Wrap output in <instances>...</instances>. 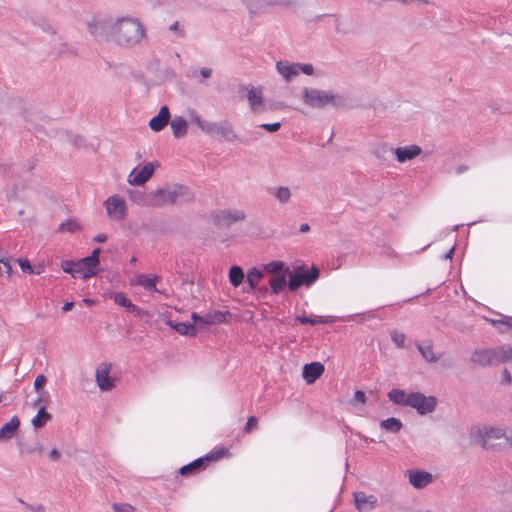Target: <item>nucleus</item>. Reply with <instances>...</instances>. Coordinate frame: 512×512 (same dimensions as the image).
I'll return each instance as SVG.
<instances>
[{
  "label": "nucleus",
  "instance_id": "13d9d810",
  "mask_svg": "<svg viewBox=\"0 0 512 512\" xmlns=\"http://www.w3.org/2000/svg\"><path fill=\"white\" fill-rule=\"evenodd\" d=\"M366 402V396H365V393L361 390H357L355 393H354V397H353V403H361V404H364Z\"/></svg>",
  "mask_w": 512,
  "mask_h": 512
},
{
  "label": "nucleus",
  "instance_id": "c756f323",
  "mask_svg": "<svg viewBox=\"0 0 512 512\" xmlns=\"http://www.w3.org/2000/svg\"><path fill=\"white\" fill-rule=\"evenodd\" d=\"M388 398L395 404L407 406L408 395L404 390L394 388L388 392Z\"/></svg>",
  "mask_w": 512,
  "mask_h": 512
},
{
  "label": "nucleus",
  "instance_id": "79ce46f5",
  "mask_svg": "<svg viewBox=\"0 0 512 512\" xmlns=\"http://www.w3.org/2000/svg\"><path fill=\"white\" fill-rule=\"evenodd\" d=\"M79 229V224L74 220H67L66 222H63L59 226L60 231H67V232H75Z\"/></svg>",
  "mask_w": 512,
  "mask_h": 512
},
{
  "label": "nucleus",
  "instance_id": "338daca9",
  "mask_svg": "<svg viewBox=\"0 0 512 512\" xmlns=\"http://www.w3.org/2000/svg\"><path fill=\"white\" fill-rule=\"evenodd\" d=\"M191 318L195 324H203V316H199L197 313H192Z\"/></svg>",
  "mask_w": 512,
  "mask_h": 512
},
{
  "label": "nucleus",
  "instance_id": "a19ab883",
  "mask_svg": "<svg viewBox=\"0 0 512 512\" xmlns=\"http://www.w3.org/2000/svg\"><path fill=\"white\" fill-rule=\"evenodd\" d=\"M390 336H391V340L392 342L398 347V348H403L405 346V339H406V336L404 333L402 332H399L397 330H393L391 333H390Z\"/></svg>",
  "mask_w": 512,
  "mask_h": 512
},
{
  "label": "nucleus",
  "instance_id": "ddd939ff",
  "mask_svg": "<svg viewBox=\"0 0 512 512\" xmlns=\"http://www.w3.org/2000/svg\"><path fill=\"white\" fill-rule=\"evenodd\" d=\"M396 156V160L399 163H405L406 161L412 160L422 153L420 146L411 144L403 147H397L391 149Z\"/></svg>",
  "mask_w": 512,
  "mask_h": 512
},
{
  "label": "nucleus",
  "instance_id": "6ab92c4d",
  "mask_svg": "<svg viewBox=\"0 0 512 512\" xmlns=\"http://www.w3.org/2000/svg\"><path fill=\"white\" fill-rule=\"evenodd\" d=\"M247 90V99L251 110L253 112H260L263 110V93L260 88L244 87Z\"/></svg>",
  "mask_w": 512,
  "mask_h": 512
},
{
  "label": "nucleus",
  "instance_id": "f704fd0d",
  "mask_svg": "<svg viewBox=\"0 0 512 512\" xmlns=\"http://www.w3.org/2000/svg\"><path fill=\"white\" fill-rule=\"evenodd\" d=\"M498 364L512 361V347L499 346L496 347Z\"/></svg>",
  "mask_w": 512,
  "mask_h": 512
},
{
  "label": "nucleus",
  "instance_id": "dca6fc26",
  "mask_svg": "<svg viewBox=\"0 0 512 512\" xmlns=\"http://www.w3.org/2000/svg\"><path fill=\"white\" fill-rule=\"evenodd\" d=\"M212 459H215L213 454H211L210 456H206V457H200V458L192 461L191 463L182 466L179 470V473L182 476H190V475L197 474L200 471L204 470L207 462H209Z\"/></svg>",
  "mask_w": 512,
  "mask_h": 512
},
{
  "label": "nucleus",
  "instance_id": "412c9836",
  "mask_svg": "<svg viewBox=\"0 0 512 512\" xmlns=\"http://www.w3.org/2000/svg\"><path fill=\"white\" fill-rule=\"evenodd\" d=\"M297 63H289L278 61L276 63L277 72L287 81H291L293 77L298 75Z\"/></svg>",
  "mask_w": 512,
  "mask_h": 512
},
{
  "label": "nucleus",
  "instance_id": "c9c22d12",
  "mask_svg": "<svg viewBox=\"0 0 512 512\" xmlns=\"http://www.w3.org/2000/svg\"><path fill=\"white\" fill-rule=\"evenodd\" d=\"M492 324L498 328L500 333H506L508 330L512 329V318L508 316H503L501 319L491 320Z\"/></svg>",
  "mask_w": 512,
  "mask_h": 512
},
{
  "label": "nucleus",
  "instance_id": "a18cd8bd",
  "mask_svg": "<svg viewBox=\"0 0 512 512\" xmlns=\"http://www.w3.org/2000/svg\"><path fill=\"white\" fill-rule=\"evenodd\" d=\"M18 501L26 508L28 509L29 511H32V512H47L46 508L44 505L42 504H37V505H30L28 503H26L24 500L22 499H18Z\"/></svg>",
  "mask_w": 512,
  "mask_h": 512
},
{
  "label": "nucleus",
  "instance_id": "cd10ccee",
  "mask_svg": "<svg viewBox=\"0 0 512 512\" xmlns=\"http://www.w3.org/2000/svg\"><path fill=\"white\" fill-rule=\"evenodd\" d=\"M380 427L387 432L398 433L402 429L403 424L398 418L390 417L382 420L380 422Z\"/></svg>",
  "mask_w": 512,
  "mask_h": 512
},
{
  "label": "nucleus",
  "instance_id": "393cba45",
  "mask_svg": "<svg viewBox=\"0 0 512 512\" xmlns=\"http://www.w3.org/2000/svg\"><path fill=\"white\" fill-rule=\"evenodd\" d=\"M228 311H213L203 316L204 325L220 324L227 321Z\"/></svg>",
  "mask_w": 512,
  "mask_h": 512
},
{
  "label": "nucleus",
  "instance_id": "4be33fe9",
  "mask_svg": "<svg viewBox=\"0 0 512 512\" xmlns=\"http://www.w3.org/2000/svg\"><path fill=\"white\" fill-rule=\"evenodd\" d=\"M216 134L220 135L223 140L228 142L238 140V136L235 133L232 124L228 120L219 122Z\"/></svg>",
  "mask_w": 512,
  "mask_h": 512
},
{
  "label": "nucleus",
  "instance_id": "69168bd1",
  "mask_svg": "<svg viewBox=\"0 0 512 512\" xmlns=\"http://www.w3.org/2000/svg\"><path fill=\"white\" fill-rule=\"evenodd\" d=\"M106 240H107V236L104 233L97 234L93 238V241L98 242V243H104Z\"/></svg>",
  "mask_w": 512,
  "mask_h": 512
},
{
  "label": "nucleus",
  "instance_id": "2f4dec72",
  "mask_svg": "<svg viewBox=\"0 0 512 512\" xmlns=\"http://www.w3.org/2000/svg\"><path fill=\"white\" fill-rule=\"evenodd\" d=\"M156 279V276L148 277L146 275L141 274L137 276V283L147 291L159 292V290L156 288Z\"/></svg>",
  "mask_w": 512,
  "mask_h": 512
},
{
  "label": "nucleus",
  "instance_id": "6e6d98bb",
  "mask_svg": "<svg viewBox=\"0 0 512 512\" xmlns=\"http://www.w3.org/2000/svg\"><path fill=\"white\" fill-rule=\"evenodd\" d=\"M317 324H330L337 321L336 316H316Z\"/></svg>",
  "mask_w": 512,
  "mask_h": 512
},
{
  "label": "nucleus",
  "instance_id": "f03ea898",
  "mask_svg": "<svg viewBox=\"0 0 512 512\" xmlns=\"http://www.w3.org/2000/svg\"><path fill=\"white\" fill-rule=\"evenodd\" d=\"M194 199L195 194L188 186L172 184L151 191L149 193L148 206L162 207L164 205H180L191 203Z\"/></svg>",
  "mask_w": 512,
  "mask_h": 512
},
{
  "label": "nucleus",
  "instance_id": "f3484780",
  "mask_svg": "<svg viewBox=\"0 0 512 512\" xmlns=\"http://www.w3.org/2000/svg\"><path fill=\"white\" fill-rule=\"evenodd\" d=\"M324 365L320 362L305 364L302 376L307 384L314 383L324 372Z\"/></svg>",
  "mask_w": 512,
  "mask_h": 512
},
{
  "label": "nucleus",
  "instance_id": "0eeeda50",
  "mask_svg": "<svg viewBox=\"0 0 512 512\" xmlns=\"http://www.w3.org/2000/svg\"><path fill=\"white\" fill-rule=\"evenodd\" d=\"M246 214L243 210H218L213 214V219L216 225L220 227H229L237 221H243Z\"/></svg>",
  "mask_w": 512,
  "mask_h": 512
},
{
  "label": "nucleus",
  "instance_id": "0e129e2a",
  "mask_svg": "<svg viewBox=\"0 0 512 512\" xmlns=\"http://www.w3.org/2000/svg\"><path fill=\"white\" fill-rule=\"evenodd\" d=\"M49 456L51 460L58 461L60 459V452L56 448H53L50 451Z\"/></svg>",
  "mask_w": 512,
  "mask_h": 512
},
{
  "label": "nucleus",
  "instance_id": "7ed1b4c3",
  "mask_svg": "<svg viewBox=\"0 0 512 512\" xmlns=\"http://www.w3.org/2000/svg\"><path fill=\"white\" fill-rule=\"evenodd\" d=\"M302 99L307 106L316 109H323L327 106L342 108L347 104L344 96L317 88L304 87L302 89Z\"/></svg>",
  "mask_w": 512,
  "mask_h": 512
},
{
  "label": "nucleus",
  "instance_id": "ea45409f",
  "mask_svg": "<svg viewBox=\"0 0 512 512\" xmlns=\"http://www.w3.org/2000/svg\"><path fill=\"white\" fill-rule=\"evenodd\" d=\"M285 267V264L283 261H271L264 265V269L269 273H279L281 272Z\"/></svg>",
  "mask_w": 512,
  "mask_h": 512
},
{
  "label": "nucleus",
  "instance_id": "864d4df0",
  "mask_svg": "<svg viewBox=\"0 0 512 512\" xmlns=\"http://www.w3.org/2000/svg\"><path fill=\"white\" fill-rule=\"evenodd\" d=\"M295 319H296V321L300 322L301 324H310V325L317 324L316 317L311 318V317H308L305 315H297Z\"/></svg>",
  "mask_w": 512,
  "mask_h": 512
},
{
  "label": "nucleus",
  "instance_id": "5701e85b",
  "mask_svg": "<svg viewBox=\"0 0 512 512\" xmlns=\"http://www.w3.org/2000/svg\"><path fill=\"white\" fill-rule=\"evenodd\" d=\"M167 324L173 328L176 332H178L180 335L185 336H195L197 333V329L194 323L189 322H179L174 323L173 321L169 320Z\"/></svg>",
  "mask_w": 512,
  "mask_h": 512
},
{
  "label": "nucleus",
  "instance_id": "c03bdc74",
  "mask_svg": "<svg viewBox=\"0 0 512 512\" xmlns=\"http://www.w3.org/2000/svg\"><path fill=\"white\" fill-rule=\"evenodd\" d=\"M75 262L72 260H66L62 262V269L65 273L71 274L72 277L76 278V267L74 266Z\"/></svg>",
  "mask_w": 512,
  "mask_h": 512
},
{
  "label": "nucleus",
  "instance_id": "a211bd4d",
  "mask_svg": "<svg viewBox=\"0 0 512 512\" xmlns=\"http://www.w3.org/2000/svg\"><path fill=\"white\" fill-rule=\"evenodd\" d=\"M170 120V112L167 106H162L156 116L149 121V127L155 132L163 130Z\"/></svg>",
  "mask_w": 512,
  "mask_h": 512
},
{
  "label": "nucleus",
  "instance_id": "603ef678",
  "mask_svg": "<svg viewBox=\"0 0 512 512\" xmlns=\"http://www.w3.org/2000/svg\"><path fill=\"white\" fill-rule=\"evenodd\" d=\"M189 115H190V120L201 129L205 120H203L198 115V113L196 111H194V110L190 111Z\"/></svg>",
  "mask_w": 512,
  "mask_h": 512
},
{
  "label": "nucleus",
  "instance_id": "9d476101",
  "mask_svg": "<svg viewBox=\"0 0 512 512\" xmlns=\"http://www.w3.org/2000/svg\"><path fill=\"white\" fill-rule=\"evenodd\" d=\"M105 208L109 217L122 220L126 215V204L123 198L113 195L105 201Z\"/></svg>",
  "mask_w": 512,
  "mask_h": 512
},
{
  "label": "nucleus",
  "instance_id": "bf43d9fd",
  "mask_svg": "<svg viewBox=\"0 0 512 512\" xmlns=\"http://www.w3.org/2000/svg\"><path fill=\"white\" fill-rule=\"evenodd\" d=\"M101 250L100 248H95L91 255L87 256L89 258V260L95 264V266H99V254H100Z\"/></svg>",
  "mask_w": 512,
  "mask_h": 512
},
{
  "label": "nucleus",
  "instance_id": "58836bf2",
  "mask_svg": "<svg viewBox=\"0 0 512 512\" xmlns=\"http://www.w3.org/2000/svg\"><path fill=\"white\" fill-rule=\"evenodd\" d=\"M17 262H18L19 266L21 267V270L24 273L36 274V275L41 274V271H35V268L31 265V263L28 259L19 258V259H17Z\"/></svg>",
  "mask_w": 512,
  "mask_h": 512
},
{
  "label": "nucleus",
  "instance_id": "3c124183",
  "mask_svg": "<svg viewBox=\"0 0 512 512\" xmlns=\"http://www.w3.org/2000/svg\"><path fill=\"white\" fill-rule=\"evenodd\" d=\"M11 270L12 268L9 261L6 259H0V274L10 276Z\"/></svg>",
  "mask_w": 512,
  "mask_h": 512
},
{
  "label": "nucleus",
  "instance_id": "680f3d73",
  "mask_svg": "<svg viewBox=\"0 0 512 512\" xmlns=\"http://www.w3.org/2000/svg\"><path fill=\"white\" fill-rule=\"evenodd\" d=\"M502 381L508 385L511 384L512 382L511 375L507 369H504L502 371Z\"/></svg>",
  "mask_w": 512,
  "mask_h": 512
},
{
  "label": "nucleus",
  "instance_id": "2eb2a0df",
  "mask_svg": "<svg viewBox=\"0 0 512 512\" xmlns=\"http://www.w3.org/2000/svg\"><path fill=\"white\" fill-rule=\"evenodd\" d=\"M75 262L76 270V278L81 277L83 279H88L95 276L98 272V267L93 264L88 257H84Z\"/></svg>",
  "mask_w": 512,
  "mask_h": 512
},
{
  "label": "nucleus",
  "instance_id": "052dcab7",
  "mask_svg": "<svg viewBox=\"0 0 512 512\" xmlns=\"http://www.w3.org/2000/svg\"><path fill=\"white\" fill-rule=\"evenodd\" d=\"M46 397H48V392L47 391H42L39 394L38 398L34 401L33 406L34 407H39V408H40V406H45L44 402H45V398Z\"/></svg>",
  "mask_w": 512,
  "mask_h": 512
},
{
  "label": "nucleus",
  "instance_id": "39448f33",
  "mask_svg": "<svg viewBox=\"0 0 512 512\" xmlns=\"http://www.w3.org/2000/svg\"><path fill=\"white\" fill-rule=\"evenodd\" d=\"M436 405L437 400L434 396H425L420 392L408 394L407 406L416 409L420 415L432 413Z\"/></svg>",
  "mask_w": 512,
  "mask_h": 512
},
{
  "label": "nucleus",
  "instance_id": "f257e3e1",
  "mask_svg": "<svg viewBox=\"0 0 512 512\" xmlns=\"http://www.w3.org/2000/svg\"><path fill=\"white\" fill-rule=\"evenodd\" d=\"M91 35L97 39L115 41L121 46H134L145 35L143 25L136 18H121L115 22L92 21L88 23Z\"/></svg>",
  "mask_w": 512,
  "mask_h": 512
},
{
  "label": "nucleus",
  "instance_id": "e2e57ef3",
  "mask_svg": "<svg viewBox=\"0 0 512 512\" xmlns=\"http://www.w3.org/2000/svg\"><path fill=\"white\" fill-rule=\"evenodd\" d=\"M200 75L203 78H209L212 75V69L211 68H207V67H203V68L200 69Z\"/></svg>",
  "mask_w": 512,
  "mask_h": 512
},
{
  "label": "nucleus",
  "instance_id": "9b49d317",
  "mask_svg": "<svg viewBox=\"0 0 512 512\" xmlns=\"http://www.w3.org/2000/svg\"><path fill=\"white\" fill-rule=\"evenodd\" d=\"M154 168L155 165L152 162H148L140 170L134 168L128 175L127 182L137 186L145 184L152 177Z\"/></svg>",
  "mask_w": 512,
  "mask_h": 512
},
{
  "label": "nucleus",
  "instance_id": "b1692460",
  "mask_svg": "<svg viewBox=\"0 0 512 512\" xmlns=\"http://www.w3.org/2000/svg\"><path fill=\"white\" fill-rule=\"evenodd\" d=\"M170 126L172 129V133L174 137L180 138L187 133V122L186 120L181 116H176L172 119L170 122Z\"/></svg>",
  "mask_w": 512,
  "mask_h": 512
},
{
  "label": "nucleus",
  "instance_id": "09e8293b",
  "mask_svg": "<svg viewBox=\"0 0 512 512\" xmlns=\"http://www.w3.org/2000/svg\"><path fill=\"white\" fill-rule=\"evenodd\" d=\"M298 73L301 71L306 75H312L314 73V67L310 63H297Z\"/></svg>",
  "mask_w": 512,
  "mask_h": 512
},
{
  "label": "nucleus",
  "instance_id": "f8f14e48",
  "mask_svg": "<svg viewBox=\"0 0 512 512\" xmlns=\"http://www.w3.org/2000/svg\"><path fill=\"white\" fill-rule=\"evenodd\" d=\"M407 474L410 484L416 489L425 488L433 480L432 474L426 471L411 469L407 471Z\"/></svg>",
  "mask_w": 512,
  "mask_h": 512
},
{
  "label": "nucleus",
  "instance_id": "a878e982",
  "mask_svg": "<svg viewBox=\"0 0 512 512\" xmlns=\"http://www.w3.org/2000/svg\"><path fill=\"white\" fill-rule=\"evenodd\" d=\"M262 278L263 273L259 269H257L256 267L249 269L247 273L248 288L246 289V292L249 293L253 291Z\"/></svg>",
  "mask_w": 512,
  "mask_h": 512
},
{
  "label": "nucleus",
  "instance_id": "1a4fd4ad",
  "mask_svg": "<svg viewBox=\"0 0 512 512\" xmlns=\"http://www.w3.org/2000/svg\"><path fill=\"white\" fill-rule=\"evenodd\" d=\"M470 361L482 367L497 365L496 348L477 349L472 353Z\"/></svg>",
  "mask_w": 512,
  "mask_h": 512
},
{
  "label": "nucleus",
  "instance_id": "7c9ffc66",
  "mask_svg": "<svg viewBox=\"0 0 512 512\" xmlns=\"http://www.w3.org/2000/svg\"><path fill=\"white\" fill-rule=\"evenodd\" d=\"M269 285L271 287V292L275 295H278L286 287V285H288V282L285 275H279L271 278Z\"/></svg>",
  "mask_w": 512,
  "mask_h": 512
},
{
  "label": "nucleus",
  "instance_id": "4468645a",
  "mask_svg": "<svg viewBox=\"0 0 512 512\" xmlns=\"http://www.w3.org/2000/svg\"><path fill=\"white\" fill-rule=\"evenodd\" d=\"M354 503L359 512H368L377 506L378 500L374 495H366L359 491L353 493Z\"/></svg>",
  "mask_w": 512,
  "mask_h": 512
},
{
  "label": "nucleus",
  "instance_id": "37998d69",
  "mask_svg": "<svg viewBox=\"0 0 512 512\" xmlns=\"http://www.w3.org/2000/svg\"><path fill=\"white\" fill-rule=\"evenodd\" d=\"M219 123L217 122H211V121H204L201 130L209 135H215L217 132Z\"/></svg>",
  "mask_w": 512,
  "mask_h": 512
},
{
  "label": "nucleus",
  "instance_id": "72a5a7b5",
  "mask_svg": "<svg viewBox=\"0 0 512 512\" xmlns=\"http://www.w3.org/2000/svg\"><path fill=\"white\" fill-rule=\"evenodd\" d=\"M128 195L130 200L137 205L148 206L149 193L145 194L140 190H129Z\"/></svg>",
  "mask_w": 512,
  "mask_h": 512
},
{
  "label": "nucleus",
  "instance_id": "de8ad7c7",
  "mask_svg": "<svg viewBox=\"0 0 512 512\" xmlns=\"http://www.w3.org/2000/svg\"><path fill=\"white\" fill-rule=\"evenodd\" d=\"M35 452H37L39 454H41L43 452V447H42L41 443L38 442L34 446L21 447V453L32 454Z\"/></svg>",
  "mask_w": 512,
  "mask_h": 512
},
{
  "label": "nucleus",
  "instance_id": "6e6552de",
  "mask_svg": "<svg viewBox=\"0 0 512 512\" xmlns=\"http://www.w3.org/2000/svg\"><path fill=\"white\" fill-rule=\"evenodd\" d=\"M111 363L102 362L96 369L95 380L101 391H111L115 387V379L110 377Z\"/></svg>",
  "mask_w": 512,
  "mask_h": 512
},
{
  "label": "nucleus",
  "instance_id": "473e14b6",
  "mask_svg": "<svg viewBox=\"0 0 512 512\" xmlns=\"http://www.w3.org/2000/svg\"><path fill=\"white\" fill-rule=\"evenodd\" d=\"M229 280L234 287H238L244 280L243 269L239 266H232L229 271Z\"/></svg>",
  "mask_w": 512,
  "mask_h": 512
},
{
  "label": "nucleus",
  "instance_id": "8fccbe9b",
  "mask_svg": "<svg viewBox=\"0 0 512 512\" xmlns=\"http://www.w3.org/2000/svg\"><path fill=\"white\" fill-rule=\"evenodd\" d=\"M260 128L265 129L268 132H276L280 129L281 123L280 122H274V123H263L259 125Z\"/></svg>",
  "mask_w": 512,
  "mask_h": 512
},
{
  "label": "nucleus",
  "instance_id": "4c0bfd02",
  "mask_svg": "<svg viewBox=\"0 0 512 512\" xmlns=\"http://www.w3.org/2000/svg\"><path fill=\"white\" fill-rule=\"evenodd\" d=\"M114 302L122 307L135 309L136 306L131 303V301L126 297V295L122 292H117L113 296Z\"/></svg>",
  "mask_w": 512,
  "mask_h": 512
},
{
  "label": "nucleus",
  "instance_id": "423d86ee",
  "mask_svg": "<svg viewBox=\"0 0 512 512\" xmlns=\"http://www.w3.org/2000/svg\"><path fill=\"white\" fill-rule=\"evenodd\" d=\"M319 277V270L316 267H313L310 271H300V272H289V281L288 287L291 291H296L300 286L305 285L307 287L311 286Z\"/></svg>",
  "mask_w": 512,
  "mask_h": 512
},
{
  "label": "nucleus",
  "instance_id": "774afa93",
  "mask_svg": "<svg viewBox=\"0 0 512 512\" xmlns=\"http://www.w3.org/2000/svg\"><path fill=\"white\" fill-rule=\"evenodd\" d=\"M170 30L174 31V32H178L179 31V35L180 36L184 35V32L182 30H179V23L178 22L172 23L171 26H170Z\"/></svg>",
  "mask_w": 512,
  "mask_h": 512
},
{
  "label": "nucleus",
  "instance_id": "49530a36",
  "mask_svg": "<svg viewBox=\"0 0 512 512\" xmlns=\"http://www.w3.org/2000/svg\"><path fill=\"white\" fill-rule=\"evenodd\" d=\"M258 419L256 416H250L246 422L243 432L248 434L257 427Z\"/></svg>",
  "mask_w": 512,
  "mask_h": 512
},
{
  "label": "nucleus",
  "instance_id": "bb28decb",
  "mask_svg": "<svg viewBox=\"0 0 512 512\" xmlns=\"http://www.w3.org/2000/svg\"><path fill=\"white\" fill-rule=\"evenodd\" d=\"M416 347H417L419 353L422 355V357L426 361H428L430 363H435L438 361V357L435 355L433 346L431 343L423 345V344L417 342Z\"/></svg>",
  "mask_w": 512,
  "mask_h": 512
},
{
  "label": "nucleus",
  "instance_id": "5fc2aeb1",
  "mask_svg": "<svg viewBox=\"0 0 512 512\" xmlns=\"http://www.w3.org/2000/svg\"><path fill=\"white\" fill-rule=\"evenodd\" d=\"M115 512H133L134 508L129 504H113Z\"/></svg>",
  "mask_w": 512,
  "mask_h": 512
},
{
  "label": "nucleus",
  "instance_id": "4d7b16f0",
  "mask_svg": "<svg viewBox=\"0 0 512 512\" xmlns=\"http://www.w3.org/2000/svg\"><path fill=\"white\" fill-rule=\"evenodd\" d=\"M46 382L47 379L44 375H38L34 381V389L39 392L40 389L46 384Z\"/></svg>",
  "mask_w": 512,
  "mask_h": 512
},
{
  "label": "nucleus",
  "instance_id": "c85d7f7f",
  "mask_svg": "<svg viewBox=\"0 0 512 512\" xmlns=\"http://www.w3.org/2000/svg\"><path fill=\"white\" fill-rule=\"evenodd\" d=\"M52 418L51 414H49L46 410H45V406H40V408L38 409V412L37 414L34 416V418L32 419V425L35 427V428H41L43 427L47 421H49L50 419Z\"/></svg>",
  "mask_w": 512,
  "mask_h": 512
},
{
  "label": "nucleus",
  "instance_id": "aec40b11",
  "mask_svg": "<svg viewBox=\"0 0 512 512\" xmlns=\"http://www.w3.org/2000/svg\"><path fill=\"white\" fill-rule=\"evenodd\" d=\"M20 426V420L17 416H13L0 428V441L10 440Z\"/></svg>",
  "mask_w": 512,
  "mask_h": 512
},
{
  "label": "nucleus",
  "instance_id": "e433bc0d",
  "mask_svg": "<svg viewBox=\"0 0 512 512\" xmlns=\"http://www.w3.org/2000/svg\"><path fill=\"white\" fill-rule=\"evenodd\" d=\"M291 191L288 187L280 186L277 187L274 191V196L281 204H286L291 199Z\"/></svg>",
  "mask_w": 512,
  "mask_h": 512
},
{
  "label": "nucleus",
  "instance_id": "20e7f679",
  "mask_svg": "<svg viewBox=\"0 0 512 512\" xmlns=\"http://www.w3.org/2000/svg\"><path fill=\"white\" fill-rule=\"evenodd\" d=\"M481 443L484 448L499 447L512 448V431H506L499 427H491L480 433Z\"/></svg>",
  "mask_w": 512,
  "mask_h": 512
}]
</instances>
